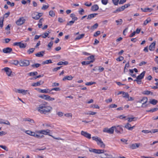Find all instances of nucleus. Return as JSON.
Listing matches in <instances>:
<instances>
[{"label":"nucleus","instance_id":"39","mask_svg":"<svg viewBox=\"0 0 158 158\" xmlns=\"http://www.w3.org/2000/svg\"><path fill=\"white\" fill-rule=\"evenodd\" d=\"M123 98H129V96L128 94L127 93H125V92L123 93Z\"/></svg>","mask_w":158,"mask_h":158},{"label":"nucleus","instance_id":"49","mask_svg":"<svg viewBox=\"0 0 158 158\" xmlns=\"http://www.w3.org/2000/svg\"><path fill=\"white\" fill-rule=\"evenodd\" d=\"M43 75H40L38 76L33 77V78H31L30 79H36L37 78H39L40 77H43Z\"/></svg>","mask_w":158,"mask_h":158},{"label":"nucleus","instance_id":"11","mask_svg":"<svg viewBox=\"0 0 158 158\" xmlns=\"http://www.w3.org/2000/svg\"><path fill=\"white\" fill-rule=\"evenodd\" d=\"M12 51V49L9 47H7L4 48L2 51L4 53H10Z\"/></svg>","mask_w":158,"mask_h":158},{"label":"nucleus","instance_id":"51","mask_svg":"<svg viewBox=\"0 0 158 158\" xmlns=\"http://www.w3.org/2000/svg\"><path fill=\"white\" fill-rule=\"evenodd\" d=\"M96 114V112H93L92 111H90L89 113H85V114L87 115H94Z\"/></svg>","mask_w":158,"mask_h":158},{"label":"nucleus","instance_id":"15","mask_svg":"<svg viewBox=\"0 0 158 158\" xmlns=\"http://www.w3.org/2000/svg\"><path fill=\"white\" fill-rule=\"evenodd\" d=\"M146 72L143 71L140 75L136 77V79L138 80H142L143 78L145 75Z\"/></svg>","mask_w":158,"mask_h":158},{"label":"nucleus","instance_id":"37","mask_svg":"<svg viewBox=\"0 0 158 158\" xmlns=\"http://www.w3.org/2000/svg\"><path fill=\"white\" fill-rule=\"evenodd\" d=\"M44 19L43 18L40 19L39 21V23L38 24V26L39 28H41L42 25V22L43 21Z\"/></svg>","mask_w":158,"mask_h":158},{"label":"nucleus","instance_id":"50","mask_svg":"<svg viewBox=\"0 0 158 158\" xmlns=\"http://www.w3.org/2000/svg\"><path fill=\"white\" fill-rule=\"evenodd\" d=\"M49 15L51 17H54L55 14L53 10H51L49 12Z\"/></svg>","mask_w":158,"mask_h":158},{"label":"nucleus","instance_id":"6","mask_svg":"<svg viewBox=\"0 0 158 158\" xmlns=\"http://www.w3.org/2000/svg\"><path fill=\"white\" fill-rule=\"evenodd\" d=\"M122 125H118L115 128H114L115 131L117 133L122 134L123 133V130L122 128Z\"/></svg>","mask_w":158,"mask_h":158},{"label":"nucleus","instance_id":"21","mask_svg":"<svg viewBox=\"0 0 158 158\" xmlns=\"http://www.w3.org/2000/svg\"><path fill=\"white\" fill-rule=\"evenodd\" d=\"M98 13H94V14H90V15H89L87 18V19L88 20H90L92 18H94L95 17V16L98 15Z\"/></svg>","mask_w":158,"mask_h":158},{"label":"nucleus","instance_id":"32","mask_svg":"<svg viewBox=\"0 0 158 158\" xmlns=\"http://www.w3.org/2000/svg\"><path fill=\"white\" fill-rule=\"evenodd\" d=\"M10 63L11 64H13L15 65H17L19 63V61L17 60H13L11 61Z\"/></svg>","mask_w":158,"mask_h":158},{"label":"nucleus","instance_id":"13","mask_svg":"<svg viewBox=\"0 0 158 158\" xmlns=\"http://www.w3.org/2000/svg\"><path fill=\"white\" fill-rule=\"evenodd\" d=\"M103 156H101L100 158H116L113 157L111 155H109L107 153H105L102 155Z\"/></svg>","mask_w":158,"mask_h":158},{"label":"nucleus","instance_id":"34","mask_svg":"<svg viewBox=\"0 0 158 158\" xmlns=\"http://www.w3.org/2000/svg\"><path fill=\"white\" fill-rule=\"evenodd\" d=\"M3 119H1V124H4L7 125H10V122L8 120H6L5 122L3 121Z\"/></svg>","mask_w":158,"mask_h":158},{"label":"nucleus","instance_id":"42","mask_svg":"<svg viewBox=\"0 0 158 158\" xmlns=\"http://www.w3.org/2000/svg\"><path fill=\"white\" fill-rule=\"evenodd\" d=\"M87 59L88 60H93L94 62V61L95 59L94 58V56L93 55H92L91 56L88 57H87Z\"/></svg>","mask_w":158,"mask_h":158},{"label":"nucleus","instance_id":"44","mask_svg":"<svg viewBox=\"0 0 158 158\" xmlns=\"http://www.w3.org/2000/svg\"><path fill=\"white\" fill-rule=\"evenodd\" d=\"M105 150L101 149H97L96 153L100 154L104 152Z\"/></svg>","mask_w":158,"mask_h":158},{"label":"nucleus","instance_id":"61","mask_svg":"<svg viewBox=\"0 0 158 158\" xmlns=\"http://www.w3.org/2000/svg\"><path fill=\"white\" fill-rule=\"evenodd\" d=\"M142 132L145 134H147L149 133H152L151 131H149L148 130H143L142 131Z\"/></svg>","mask_w":158,"mask_h":158},{"label":"nucleus","instance_id":"10","mask_svg":"<svg viewBox=\"0 0 158 158\" xmlns=\"http://www.w3.org/2000/svg\"><path fill=\"white\" fill-rule=\"evenodd\" d=\"M156 46V41H154L149 45V48L150 51L154 50Z\"/></svg>","mask_w":158,"mask_h":158},{"label":"nucleus","instance_id":"57","mask_svg":"<svg viewBox=\"0 0 158 158\" xmlns=\"http://www.w3.org/2000/svg\"><path fill=\"white\" fill-rule=\"evenodd\" d=\"M112 2L115 5H117L118 4L119 0H112Z\"/></svg>","mask_w":158,"mask_h":158},{"label":"nucleus","instance_id":"55","mask_svg":"<svg viewBox=\"0 0 158 158\" xmlns=\"http://www.w3.org/2000/svg\"><path fill=\"white\" fill-rule=\"evenodd\" d=\"M74 22H75L74 21H73V20L72 21H70L67 23V24H66V26H67V25L71 26L73 24V23H74Z\"/></svg>","mask_w":158,"mask_h":158},{"label":"nucleus","instance_id":"24","mask_svg":"<svg viewBox=\"0 0 158 158\" xmlns=\"http://www.w3.org/2000/svg\"><path fill=\"white\" fill-rule=\"evenodd\" d=\"M94 62L93 60H90V61H83L81 62V63L83 65H87L88 64H90V63H93Z\"/></svg>","mask_w":158,"mask_h":158},{"label":"nucleus","instance_id":"2","mask_svg":"<svg viewBox=\"0 0 158 158\" xmlns=\"http://www.w3.org/2000/svg\"><path fill=\"white\" fill-rule=\"evenodd\" d=\"M148 101V98L147 97H143L142 99H140L137 102V103H140L142 104L141 107L145 108L147 107L149 103H147Z\"/></svg>","mask_w":158,"mask_h":158},{"label":"nucleus","instance_id":"28","mask_svg":"<svg viewBox=\"0 0 158 158\" xmlns=\"http://www.w3.org/2000/svg\"><path fill=\"white\" fill-rule=\"evenodd\" d=\"M68 64V62L67 61H65L64 62L60 61L58 62L57 65H67Z\"/></svg>","mask_w":158,"mask_h":158},{"label":"nucleus","instance_id":"53","mask_svg":"<svg viewBox=\"0 0 158 158\" xmlns=\"http://www.w3.org/2000/svg\"><path fill=\"white\" fill-rule=\"evenodd\" d=\"M90 107H92L93 108L99 109V107L98 105L93 104Z\"/></svg>","mask_w":158,"mask_h":158},{"label":"nucleus","instance_id":"23","mask_svg":"<svg viewBox=\"0 0 158 158\" xmlns=\"http://www.w3.org/2000/svg\"><path fill=\"white\" fill-rule=\"evenodd\" d=\"M124 10L122 6L121 7H120L118 8H117L115 10H114L113 13H117L119 12H121V11H123Z\"/></svg>","mask_w":158,"mask_h":158},{"label":"nucleus","instance_id":"40","mask_svg":"<svg viewBox=\"0 0 158 158\" xmlns=\"http://www.w3.org/2000/svg\"><path fill=\"white\" fill-rule=\"evenodd\" d=\"M26 44H24L20 42L19 47L20 48H25L26 47Z\"/></svg>","mask_w":158,"mask_h":158},{"label":"nucleus","instance_id":"43","mask_svg":"<svg viewBox=\"0 0 158 158\" xmlns=\"http://www.w3.org/2000/svg\"><path fill=\"white\" fill-rule=\"evenodd\" d=\"M40 64L38 63H36L35 64H33L31 65V67L33 68L39 67L40 65Z\"/></svg>","mask_w":158,"mask_h":158},{"label":"nucleus","instance_id":"14","mask_svg":"<svg viewBox=\"0 0 158 158\" xmlns=\"http://www.w3.org/2000/svg\"><path fill=\"white\" fill-rule=\"evenodd\" d=\"M38 89L39 90V91L41 93H49L51 92L50 90L48 89Z\"/></svg>","mask_w":158,"mask_h":158},{"label":"nucleus","instance_id":"20","mask_svg":"<svg viewBox=\"0 0 158 158\" xmlns=\"http://www.w3.org/2000/svg\"><path fill=\"white\" fill-rule=\"evenodd\" d=\"M44 52L45 51H41L36 53L35 55L38 57H41L43 56Z\"/></svg>","mask_w":158,"mask_h":158},{"label":"nucleus","instance_id":"56","mask_svg":"<svg viewBox=\"0 0 158 158\" xmlns=\"http://www.w3.org/2000/svg\"><path fill=\"white\" fill-rule=\"evenodd\" d=\"M1 148L6 151L8 150V148L6 146L1 145Z\"/></svg>","mask_w":158,"mask_h":158},{"label":"nucleus","instance_id":"60","mask_svg":"<svg viewBox=\"0 0 158 158\" xmlns=\"http://www.w3.org/2000/svg\"><path fill=\"white\" fill-rule=\"evenodd\" d=\"M100 34V31H97L94 35V37L97 36L98 35H99Z\"/></svg>","mask_w":158,"mask_h":158},{"label":"nucleus","instance_id":"16","mask_svg":"<svg viewBox=\"0 0 158 158\" xmlns=\"http://www.w3.org/2000/svg\"><path fill=\"white\" fill-rule=\"evenodd\" d=\"M44 83V82L43 81H40L36 83H33L32 84V86L34 87H36L38 86H40L41 85L43 84Z\"/></svg>","mask_w":158,"mask_h":158},{"label":"nucleus","instance_id":"12","mask_svg":"<svg viewBox=\"0 0 158 158\" xmlns=\"http://www.w3.org/2000/svg\"><path fill=\"white\" fill-rule=\"evenodd\" d=\"M140 145V143H135L131 144L130 146V148L134 149L139 147Z\"/></svg>","mask_w":158,"mask_h":158},{"label":"nucleus","instance_id":"25","mask_svg":"<svg viewBox=\"0 0 158 158\" xmlns=\"http://www.w3.org/2000/svg\"><path fill=\"white\" fill-rule=\"evenodd\" d=\"M157 102V100L155 99H152L151 100H150L149 102V103L153 105H155L156 104Z\"/></svg>","mask_w":158,"mask_h":158},{"label":"nucleus","instance_id":"54","mask_svg":"<svg viewBox=\"0 0 158 158\" xmlns=\"http://www.w3.org/2000/svg\"><path fill=\"white\" fill-rule=\"evenodd\" d=\"M124 59V57L122 56H120L116 59V60L118 61H120Z\"/></svg>","mask_w":158,"mask_h":158},{"label":"nucleus","instance_id":"5","mask_svg":"<svg viewBox=\"0 0 158 158\" xmlns=\"http://www.w3.org/2000/svg\"><path fill=\"white\" fill-rule=\"evenodd\" d=\"M114 128H115V126H113L110 128H105L103 130V131L105 132L109 133L110 134H112L114 133Z\"/></svg>","mask_w":158,"mask_h":158},{"label":"nucleus","instance_id":"27","mask_svg":"<svg viewBox=\"0 0 158 158\" xmlns=\"http://www.w3.org/2000/svg\"><path fill=\"white\" fill-rule=\"evenodd\" d=\"M144 95H148L150 94L152 95L153 94V93L150 91L148 90H145L143 91L142 93Z\"/></svg>","mask_w":158,"mask_h":158},{"label":"nucleus","instance_id":"63","mask_svg":"<svg viewBox=\"0 0 158 158\" xmlns=\"http://www.w3.org/2000/svg\"><path fill=\"white\" fill-rule=\"evenodd\" d=\"M10 14V12L8 11L5 13L4 15V18H7Z\"/></svg>","mask_w":158,"mask_h":158},{"label":"nucleus","instance_id":"36","mask_svg":"<svg viewBox=\"0 0 158 158\" xmlns=\"http://www.w3.org/2000/svg\"><path fill=\"white\" fill-rule=\"evenodd\" d=\"M52 62L51 60H47L45 61H44L43 62L42 64H48L49 63H52Z\"/></svg>","mask_w":158,"mask_h":158},{"label":"nucleus","instance_id":"26","mask_svg":"<svg viewBox=\"0 0 158 158\" xmlns=\"http://www.w3.org/2000/svg\"><path fill=\"white\" fill-rule=\"evenodd\" d=\"M70 17L72 18V20L74 22L78 19L77 18L75 17V14L73 13L71 14L70 15Z\"/></svg>","mask_w":158,"mask_h":158},{"label":"nucleus","instance_id":"31","mask_svg":"<svg viewBox=\"0 0 158 158\" xmlns=\"http://www.w3.org/2000/svg\"><path fill=\"white\" fill-rule=\"evenodd\" d=\"M85 35V34H82L81 35H80L79 36H78L75 39V40H79L81 38H83Z\"/></svg>","mask_w":158,"mask_h":158},{"label":"nucleus","instance_id":"62","mask_svg":"<svg viewBox=\"0 0 158 158\" xmlns=\"http://www.w3.org/2000/svg\"><path fill=\"white\" fill-rule=\"evenodd\" d=\"M54 90L55 91H60V89L59 87H56L52 88L50 90L51 91Z\"/></svg>","mask_w":158,"mask_h":158},{"label":"nucleus","instance_id":"4","mask_svg":"<svg viewBox=\"0 0 158 158\" xmlns=\"http://www.w3.org/2000/svg\"><path fill=\"white\" fill-rule=\"evenodd\" d=\"M19 65L21 67H27L30 65V62L29 60H21L19 61Z\"/></svg>","mask_w":158,"mask_h":158},{"label":"nucleus","instance_id":"3","mask_svg":"<svg viewBox=\"0 0 158 158\" xmlns=\"http://www.w3.org/2000/svg\"><path fill=\"white\" fill-rule=\"evenodd\" d=\"M50 130L48 129H46V130H42L41 131H37L38 133L43 134L45 135H49L50 136H51L54 139H61L60 138H55L52 135H51L50 134Z\"/></svg>","mask_w":158,"mask_h":158},{"label":"nucleus","instance_id":"38","mask_svg":"<svg viewBox=\"0 0 158 158\" xmlns=\"http://www.w3.org/2000/svg\"><path fill=\"white\" fill-rule=\"evenodd\" d=\"M35 50V48H30L27 51V52L29 54L32 53Z\"/></svg>","mask_w":158,"mask_h":158},{"label":"nucleus","instance_id":"19","mask_svg":"<svg viewBox=\"0 0 158 158\" xmlns=\"http://www.w3.org/2000/svg\"><path fill=\"white\" fill-rule=\"evenodd\" d=\"M138 118L135 117H133L132 116V117L131 118H127V120L128 121V122L129 123L131 122L132 121H135L137 120V118Z\"/></svg>","mask_w":158,"mask_h":158},{"label":"nucleus","instance_id":"45","mask_svg":"<svg viewBox=\"0 0 158 158\" xmlns=\"http://www.w3.org/2000/svg\"><path fill=\"white\" fill-rule=\"evenodd\" d=\"M6 3L8 5H10V6L13 7L15 6V3L14 2H11L9 1H7L6 2Z\"/></svg>","mask_w":158,"mask_h":158},{"label":"nucleus","instance_id":"33","mask_svg":"<svg viewBox=\"0 0 158 158\" xmlns=\"http://www.w3.org/2000/svg\"><path fill=\"white\" fill-rule=\"evenodd\" d=\"M116 22L117 23V25H121L123 23V20L122 19H119L118 20H116Z\"/></svg>","mask_w":158,"mask_h":158},{"label":"nucleus","instance_id":"18","mask_svg":"<svg viewBox=\"0 0 158 158\" xmlns=\"http://www.w3.org/2000/svg\"><path fill=\"white\" fill-rule=\"evenodd\" d=\"M97 144L98 145H100L101 148H105V145L104 143L101 139H100L99 141L97 142Z\"/></svg>","mask_w":158,"mask_h":158},{"label":"nucleus","instance_id":"22","mask_svg":"<svg viewBox=\"0 0 158 158\" xmlns=\"http://www.w3.org/2000/svg\"><path fill=\"white\" fill-rule=\"evenodd\" d=\"M73 77L71 75L66 76L63 78L62 80L63 81H64L66 80H71L73 79Z\"/></svg>","mask_w":158,"mask_h":158},{"label":"nucleus","instance_id":"47","mask_svg":"<svg viewBox=\"0 0 158 158\" xmlns=\"http://www.w3.org/2000/svg\"><path fill=\"white\" fill-rule=\"evenodd\" d=\"M96 83L94 82H90L86 83L85 85H90Z\"/></svg>","mask_w":158,"mask_h":158},{"label":"nucleus","instance_id":"48","mask_svg":"<svg viewBox=\"0 0 158 158\" xmlns=\"http://www.w3.org/2000/svg\"><path fill=\"white\" fill-rule=\"evenodd\" d=\"M98 25L97 23L95 24L93 26L91 27V29H94L97 28L98 27Z\"/></svg>","mask_w":158,"mask_h":158},{"label":"nucleus","instance_id":"35","mask_svg":"<svg viewBox=\"0 0 158 158\" xmlns=\"http://www.w3.org/2000/svg\"><path fill=\"white\" fill-rule=\"evenodd\" d=\"M131 125L129 123H127L125 126L124 127L127 129L129 130H130V127H131Z\"/></svg>","mask_w":158,"mask_h":158},{"label":"nucleus","instance_id":"9","mask_svg":"<svg viewBox=\"0 0 158 158\" xmlns=\"http://www.w3.org/2000/svg\"><path fill=\"white\" fill-rule=\"evenodd\" d=\"M2 70H4L8 76H11V73H12V72L11 70V69L10 68L8 67H5Z\"/></svg>","mask_w":158,"mask_h":158},{"label":"nucleus","instance_id":"1","mask_svg":"<svg viewBox=\"0 0 158 158\" xmlns=\"http://www.w3.org/2000/svg\"><path fill=\"white\" fill-rule=\"evenodd\" d=\"M37 110L41 114H47L51 112L52 108L51 106L47 105V103L46 102L40 105Z\"/></svg>","mask_w":158,"mask_h":158},{"label":"nucleus","instance_id":"8","mask_svg":"<svg viewBox=\"0 0 158 158\" xmlns=\"http://www.w3.org/2000/svg\"><path fill=\"white\" fill-rule=\"evenodd\" d=\"M81 135L83 136L84 137L90 139L91 138V135L90 134L87 132L86 131H81Z\"/></svg>","mask_w":158,"mask_h":158},{"label":"nucleus","instance_id":"30","mask_svg":"<svg viewBox=\"0 0 158 158\" xmlns=\"http://www.w3.org/2000/svg\"><path fill=\"white\" fill-rule=\"evenodd\" d=\"M53 44V42L52 41H51L48 44V48L47 49L48 50H50L52 47V46Z\"/></svg>","mask_w":158,"mask_h":158},{"label":"nucleus","instance_id":"64","mask_svg":"<svg viewBox=\"0 0 158 158\" xmlns=\"http://www.w3.org/2000/svg\"><path fill=\"white\" fill-rule=\"evenodd\" d=\"M59 85V84L58 83L54 82L52 83V87L58 86Z\"/></svg>","mask_w":158,"mask_h":158},{"label":"nucleus","instance_id":"46","mask_svg":"<svg viewBox=\"0 0 158 158\" xmlns=\"http://www.w3.org/2000/svg\"><path fill=\"white\" fill-rule=\"evenodd\" d=\"M92 139L96 141L97 143L99 141V140L100 138H98V137L97 136H93L92 137Z\"/></svg>","mask_w":158,"mask_h":158},{"label":"nucleus","instance_id":"52","mask_svg":"<svg viewBox=\"0 0 158 158\" xmlns=\"http://www.w3.org/2000/svg\"><path fill=\"white\" fill-rule=\"evenodd\" d=\"M158 110V108L157 107L155 108H153L152 109H151L149 110H148V112H154V111H157Z\"/></svg>","mask_w":158,"mask_h":158},{"label":"nucleus","instance_id":"29","mask_svg":"<svg viewBox=\"0 0 158 158\" xmlns=\"http://www.w3.org/2000/svg\"><path fill=\"white\" fill-rule=\"evenodd\" d=\"M32 18L35 20H38L40 19V17L38 14H35V15H34V13L32 15Z\"/></svg>","mask_w":158,"mask_h":158},{"label":"nucleus","instance_id":"59","mask_svg":"<svg viewBox=\"0 0 158 158\" xmlns=\"http://www.w3.org/2000/svg\"><path fill=\"white\" fill-rule=\"evenodd\" d=\"M102 3L104 5H106L108 2V0H102Z\"/></svg>","mask_w":158,"mask_h":158},{"label":"nucleus","instance_id":"41","mask_svg":"<svg viewBox=\"0 0 158 158\" xmlns=\"http://www.w3.org/2000/svg\"><path fill=\"white\" fill-rule=\"evenodd\" d=\"M49 6L48 4H47V5H43V6L41 8V9L44 10H46L48 7Z\"/></svg>","mask_w":158,"mask_h":158},{"label":"nucleus","instance_id":"7","mask_svg":"<svg viewBox=\"0 0 158 158\" xmlns=\"http://www.w3.org/2000/svg\"><path fill=\"white\" fill-rule=\"evenodd\" d=\"M26 20L23 17H20L16 22V23L18 26H20L25 23Z\"/></svg>","mask_w":158,"mask_h":158},{"label":"nucleus","instance_id":"58","mask_svg":"<svg viewBox=\"0 0 158 158\" xmlns=\"http://www.w3.org/2000/svg\"><path fill=\"white\" fill-rule=\"evenodd\" d=\"M117 107V105L115 104H111L109 106V108H116Z\"/></svg>","mask_w":158,"mask_h":158},{"label":"nucleus","instance_id":"17","mask_svg":"<svg viewBox=\"0 0 158 158\" xmlns=\"http://www.w3.org/2000/svg\"><path fill=\"white\" fill-rule=\"evenodd\" d=\"M98 9L99 6L98 5L95 4L92 6L91 8V10L93 11H95L98 10Z\"/></svg>","mask_w":158,"mask_h":158}]
</instances>
